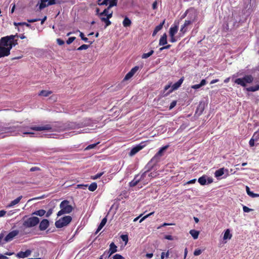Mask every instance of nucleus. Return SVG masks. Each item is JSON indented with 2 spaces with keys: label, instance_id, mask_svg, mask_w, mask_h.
Returning <instances> with one entry per match:
<instances>
[{
  "label": "nucleus",
  "instance_id": "obj_1",
  "mask_svg": "<svg viewBox=\"0 0 259 259\" xmlns=\"http://www.w3.org/2000/svg\"><path fill=\"white\" fill-rule=\"evenodd\" d=\"M18 37L17 33L2 37L0 39V58L8 56L13 47L18 45L15 37Z\"/></svg>",
  "mask_w": 259,
  "mask_h": 259
},
{
  "label": "nucleus",
  "instance_id": "obj_2",
  "mask_svg": "<svg viewBox=\"0 0 259 259\" xmlns=\"http://www.w3.org/2000/svg\"><path fill=\"white\" fill-rule=\"evenodd\" d=\"M51 129V127L49 125H46L44 126H21L18 130V131L23 134V135H29L30 137H33L34 134V133L31 132V130H34L36 131H46Z\"/></svg>",
  "mask_w": 259,
  "mask_h": 259
},
{
  "label": "nucleus",
  "instance_id": "obj_3",
  "mask_svg": "<svg viewBox=\"0 0 259 259\" xmlns=\"http://www.w3.org/2000/svg\"><path fill=\"white\" fill-rule=\"evenodd\" d=\"M168 145H166L161 147L146 165L145 167V169L149 168L150 169L158 162H159L160 161L161 157L164 155V151L168 148Z\"/></svg>",
  "mask_w": 259,
  "mask_h": 259
},
{
  "label": "nucleus",
  "instance_id": "obj_4",
  "mask_svg": "<svg viewBox=\"0 0 259 259\" xmlns=\"http://www.w3.org/2000/svg\"><path fill=\"white\" fill-rule=\"evenodd\" d=\"M61 210L57 213V216L59 217L63 214L69 213L73 210V207L69 204L68 200H63L60 204Z\"/></svg>",
  "mask_w": 259,
  "mask_h": 259
},
{
  "label": "nucleus",
  "instance_id": "obj_5",
  "mask_svg": "<svg viewBox=\"0 0 259 259\" xmlns=\"http://www.w3.org/2000/svg\"><path fill=\"white\" fill-rule=\"evenodd\" d=\"M253 80V77L251 75H245L243 78H238L234 80V82L243 87H246V83H250Z\"/></svg>",
  "mask_w": 259,
  "mask_h": 259
},
{
  "label": "nucleus",
  "instance_id": "obj_6",
  "mask_svg": "<svg viewBox=\"0 0 259 259\" xmlns=\"http://www.w3.org/2000/svg\"><path fill=\"white\" fill-rule=\"evenodd\" d=\"M39 222V219L36 217H32L24 220L23 226L26 228H31L36 226Z\"/></svg>",
  "mask_w": 259,
  "mask_h": 259
},
{
  "label": "nucleus",
  "instance_id": "obj_7",
  "mask_svg": "<svg viewBox=\"0 0 259 259\" xmlns=\"http://www.w3.org/2000/svg\"><path fill=\"white\" fill-rule=\"evenodd\" d=\"M71 217L69 215L65 216L56 221L55 226L57 228H61L68 225L71 222Z\"/></svg>",
  "mask_w": 259,
  "mask_h": 259
},
{
  "label": "nucleus",
  "instance_id": "obj_8",
  "mask_svg": "<svg viewBox=\"0 0 259 259\" xmlns=\"http://www.w3.org/2000/svg\"><path fill=\"white\" fill-rule=\"evenodd\" d=\"M196 17V16H195L193 19L185 20L184 24L181 26L180 30V35L181 36H184L187 32L189 26L192 25V24L195 21Z\"/></svg>",
  "mask_w": 259,
  "mask_h": 259
},
{
  "label": "nucleus",
  "instance_id": "obj_9",
  "mask_svg": "<svg viewBox=\"0 0 259 259\" xmlns=\"http://www.w3.org/2000/svg\"><path fill=\"white\" fill-rule=\"evenodd\" d=\"M145 169L146 170L141 175L140 178L138 179L139 176L137 175L135 177L134 179L129 183L130 187H133L136 186L140 181H142L145 179L147 174L150 170L149 168H147Z\"/></svg>",
  "mask_w": 259,
  "mask_h": 259
},
{
  "label": "nucleus",
  "instance_id": "obj_10",
  "mask_svg": "<svg viewBox=\"0 0 259 259\" xmlns=\"http://www.w3.org/2000/svg\"><path fill=\"white\" fill-rule=\"evenodd\" d=\"M84 122L80 123H76L75 122H70L68 124V128L70 129H76L83 126H88L91 124V121L89 119H85Z\"/></svg>",
  "mask_w": 259,
  "mask_h": 259
},
{
  "label": "nucleus",
  "instance_id": "obj_11",
  "mask_svg": "<svg viewBox=\"0 0 259 259\" xmlns=\"http://www.w3.org/2000/svg\"><path fill=\"white\" fill-rule=\"evenodd\" d=\"M145 146V145L143 144V143H141L140 144L134 147L129 153V156H133L135 155L139 151L142 150Z\"/></svg>",
  "mask_w": 259,
  "mask_h": 259
},
{
  "label": "nucleus",
  "instance_id": "obj_12",
  "mask_svg": "<svg viewBox=\"0 0 259 259\" xmlns=\"http://www.w3.org/2000/svg\"><path fill=\"white\" fill-rule=\"evenodd\" d=\"M19 234L18 230H13L10 232L4 238V241L6 242H10L12 241L15 237L17 236Z\"/></svg>",
  "mask_w": 259,
  "mask_h": 259
},
{
  "label": "nucleus",
  "instance_id": "obj_13",
  "mask_svg": "<svg viewBox=\"0 0 259 259\" xmlns=\"http://www.w3.org/2000/svg\"><path fill=\"white\" fill-rule=\"evenodd\" d=\"M56 3L55 0H41L39 8L40 10H42L47 6L54 5Z\"/></svg>",
  "mask_w": 259,
  "mask_h": 259
},
{
  "label": "nucleus",
  "instance_id": "obj_14",
  "mask_svg": "<svg viewBox=\"0 0 259 259\" xmlns=\"http://www.w3.org/2000/svg\"><path fill=\"white\" fill-rule=\"evenodd\" d=\"M184 80V77H181L177 82L175 83L171 87V89L169 91L166 93V95L169 94L175 90H177L182 84L183 81Z\"/></svg>",
  "mask_w": 259,
  "mask_h": 259
},
{
  "label": "nucleus",
  "instance_id": "obj_15",
  "mask_svg": "<svg viewBox=\"0 0 259 259\" xmlns=\"http://www.w3.org/2000/svg\"><path fill=\"white\" fill-rule=\"evenodd\" d=\"M139 66H135L133 67L130 72H128L124 77V80H128L131 78L136 73V72L139 70Z\"/></svg>",
  "mask_w": 259,
  "mask_h": 259
},
{
  "label": "nucleus",
  "instance_id": "obj_16",
  "mask_svg": "<svg viewBox=\"0 0 259 259\" xmlns=\"http://www.w3.org/2000/svg\"><path fill=\"white\" fill-rule=\"evenodd\" d=\"M49 226V222L47 219H43L40 223L39 229L40 231L46 230Z\"/></svg>",
  "mask_w": 259,
  "mask_h": 259
},
{
  "label": "nucleus",
  "instance_id": "obj_17",
  "mask_svg": "<svg viewBox=\"0 0 259 259\" xmlns=\"http://www.w3.org/2000/svg\"><path fill=\"white\" fill-rule=\"evenodd\" d=\"M113 15V11H111V13L108 15V17H101V20L102 22H104L106 24V27H107L111 25V22L109 19L112 18Z\"/></svg>",
  "mask_w": 259,
  "mask_h": 259
},
{
  "label": "nucleus",
  "instance_id": "obj_18",
  "mask_svg": "<svg viewBox=\"0 0 259 259\" xmlns=\"http://www.w3.org/2000/svg\"><path fill=\"white\" fill-rule=\"evenodd\" d=\"M117 247L116 246L114 243L112 242L111 243H110L109 245V249L108 250V257L117 251Z\"/></svg>",
  "mask_w": 259,
  "mask_h": 259
},
{
  "label": "nucleus",
  "instance_id": "obj_19",
  "mask_svg": "<svg viewBox=\"0 0 259 259\" xmlns=\"http://www.w3.org/2000/svg\"><path fill=\"white\" fill-rule=\"evenodd\" d=\"M31 253V250L29 249L26 250L24 252L21 251L17 253V256L19 258H25L29 256Z\"/></svg>",
  "mask_w": 259,
  "mask_h": 259
},
{
  "label": "nucleus",
  "instance_id": "obj_20",
  "mask_svg": "<svg viewBox=\"0 0 259 259\" xmlns=\"http://www.w3.org/2000/svg\"><path fill=\"white\" fill-rule=\"evenodd\" d=\"M256 134L257 133H255L249 142V144L250 147L254 146V141H257L259 139V135H256Z\"/></svg>",
  "mask_w": 259,
  "mask_h": 259
},
{
  "label": "nucleus",
  "instance_id": "obj_21",
  "mask_svg": "<svg viewBox=\"0 0 259 259\" xmlns=\"http://www.w3.org/2000/svg\"><path fill=\"white\" fill-rule=\"evenodd\" d=\"M226 171L227 172L228 171V170L227 169H225L224 167L221 168L219 169L218 170H217L214 172V176L216 178L220 177L223 175L224 174V171Z\"/></svg>",
  "mask_w": 259,
  "mask_h": 259
},
{
  "label": "nucleus",
  "instance_id": "obj_22",
  "mask_svg": "<svg viewBox=\"0 0 259 259\" xmlns=\"http://www.w3.org/2000/svg\"><path fill=\"white\" fill-rule=\"evenodd\" d=\"M164 22L165 20H163L162 22L160 23L158 25L156 26L153 32L152 36H155L157 33L162 28Z\"/></svg>",
  "mask_w": 259,
  "mask_h": 259
},
{
  "label": "nucleus",
  "instance_id": "obj_23",
  "mask_svg": "<svg viewBox=\"0 0 259 259\" xmlns=\"http://www.w3.org/2000/svg\"><path fill=\"white\" fill-rule=\"evenodd\" d=\"M167 44V35L166 33H164L159 39V45L164 46Z\"/></svg>",
  "mask_w": 259,
  "mask_h": 259
},
{
  "label": "nucleus",
  "instance_id": "obj_24",
  "mask_svg": "<svg viewBox=\"0 0 259 259\" xmlns=\"http://www.w3.org/2000/svg\"><path fill=\"white\" fill-rule=\"evenodd\" d=\"M107 221V220L106 217L102 219V220L101 221V222L100 223V225H99V226L97 229L96 234H97L103 228V227L106 224Z\"/></svg>",
  "mask_w": 259,
  "mask_h": 259
},
{
  "label": "nucleus",
  "instance_id": "obj_25",
  "mask_svg": "<svg viewBox=\"0 0 259 259\" xmlns=\"http://www.w3.org/2000/svg\"><path fill=\"white\" fill-rule=\"evenodd\" d=\"M52 94L51 91L41 90L38 94V96H43L45 97H48Z\"/></svg>",
  "mask_w": 259,
  "mask_h": 259
},
{
  "label": "nucleus",
  "instance_id": "obj_26",
  "mask_svg": "<svg viewBox=\"0 0 259 259\" xmlns=\"http://www.w3.org/2000/svg\"><path fill=\"white\" fill-rule=\"evenodd\" d=\"M178 26L177 25H175L174 27H171L169 29L170 36H172V35H175L176 33L178 32Z\"/></svg>",
  "mask_w": 259,
  "mask_h": 259
},
{
  "label": "nucleus",
  "instance_id": "obj_27",
  "mask_svg": "<svg viewBox=\"0 0 259 259\" xmlns=\"http://www.w3.org/2000/svg\"><path fill=\"white\" fill-rule=\"evenodd\" d=\"M131 24L132 22L131 20L127 17L126 16L122 22V24L123 26L125 27H129L131 25Z\"/></svg>",
  "mask_w": 259,
  "mask_h": 259
},
{
  "label": "nucleus",
  "instance_id": "obj_28",
  "mask_svg": "<svg viewBox=\"0 0 259 259\" xmlns=\"http://www.w3.org/2000/svg\"><path fill=\"white\" fill-rule=\"evenodd\" d=\"M232 237V235L230 233V231L229 229H227L224 234L223 239H230Z\"/></svg>",
  "mask_w": 259,
  "mask_h": 259
},
{
  "label": "nucleus",
  "instance_id": "obj_29",
  "mask_svg": "<svg viewBox=\"0 0 259 259\" xmlns=\"http://www.w3.org/2000/svg\"><path fill=\"white\" fill-rule=\"evenodd\" d=\"M111 10H110V9L108 7H107V8L105 9L104 10V11L100 13L99 15L100 16H106V17H108V15L109 14H110L111 13Z\"/></svg>",
  "mask_w": 259,
  "mask_h": 259
},
{
  "label": "nucleus",
  "instance_id": "obj_30",
  "mask_svg": "<svg viewBox=\"0 0 259 259\" xmlns=\"http://www.w3.org/2000/svg\"><path fill=\"white\" fill-rule=\"evenodd\" d=\"M198 181L201 185L203 186L207 184L206 176L205 175L202 176L198 179Z\"/></svg>",
  "mask_w": 259,
  "mask_h": 259
},
{
  "label": "nucleus",
  "instance_id": "obj_31",
  "mask_svg": "<svg viewBox=\"0 0 259 259\" xmlns=\"http://www.w3.org/2000/svg\"><path fill=\"white\" fill-rule=\"evenodd\" d=\"M189 233L194 239L198 238L199 234V232L198 231L195 230H191Z\"/></svg>",
  "mask_w": 259,
  "mask_h": 259
},
{
  "label": "nucleus",
  "instance_id": "obj_32",
  "mask_svg": "<svg viewBox=\"0 0 259 259\" xmlns=\"http://www.w3.org/2000/svg\"><path fill=\"white\" fill-rule=\"evenodd\" d=\"M246 190L247 194L252 198L259 196V194H255L252 192L250 191L249 188L248 186L246 187Z\"/></svg>",
  "mask_w": 259,
  "mask_h": 259
},
{
  "label": "nucleus",
  "instance_id": "obj_33",
  "mask_svg": "<svg viewBox=\"0 0 259 259\" xmlns=\"http://www.w3.org/2000/svg\"><path fill=\"white\" fill-rule=\"evenodd\" d=\"M46 212V211L44 209H39L33 212L32 214L42 217L45 214Z\"/></svg>",
  "mask_w": 259,
  "mask_h": 259
},
{
  "label": "nucleus",
  "instance_id": "obj_34",
  "mask_svg": "<svg viewBox=\"0 0 259 259\" xmlns=\"http://www.w3.org/2000/svg\"><path fill=\"white\" fill-rule=\"evenodd\" d=\"M22 198V196H20L18 197V198H17L16 199H14V200L12 201L10 203V206H14V205L18 204L20 202V201L21 200Z\"/></svg>",
  "mask_w": 259,
  "mask_h": 259
},
{
  "label": "nucleus",
  "instance_id": "obj_35",
  "mask_svg": "<svg viewBox=\"0 0 259 259\" xmlns=\"http://www.w3.org/2000/svg\"><path fill=\"white\" fill-rule=\"evenodd\" d=\"M246 90L248 92H255L259 90V84H257L254 87H250L246 88Z\"/></svg>",
  "mask_w": 259,
  "mask_h": 259
},
{
  "label": "nucleus",
  "instance_id": "obj_36",
  "mask_svg": "<svg viewBox=\"0 0 259 259\" xmlns=\"http://www.w3.org/2000/svg\"><path fill=\"white\" fill-rule=\"evenodd\" d=\"M97 188V184L95 182H93L89 186V190L90 191L93 192L95 191Z\"/></svg>",
  "mask_w": 259,
  "mask_h": 259
},
{
  "label": "nucleus",
  "instance_id": "obj_37",
  "mask_svg": "<svg viewBox=\"0 0 259 259\" xmlns=\"http://www.w3.org/2000/svg\"><path fill=\"white\" fill-rule=\"evenodd\" d=\"M117 1L118 0H110L108 7L111 9L114 6H116L117 5Z\"/></svg>",
  "mask_w": 259,
  "mask_h": 259
},
{
  "label": "nucleus",
  "instance_id": "obj_38",
  "mask_svg": "<svg viewBox=\"0 0 259 259\" xmlns=\"http://www.w3.org/2000/svg\"><path fill=\"white\" fill-rule=\"evenodd\" d=\"M154 53V51L153 50H151V51H150L149 52L147 53H144L143 55H142V58L143 59H146L148 57H149L150 56H151Z\"/></svg>",
  "mask_w": 259,
  "mask_h": 259
},
{
  "label": "nucleus",
  "instance_id": "obj_39",
  "mask_svg": "<svg viewBox=\"0 0 259 259\" xmlns=\"http://www.w3.org/2000/svg\"><path fill=\"white\" fill-rule=\"evenodd\" d=\"M103 174H104V172L98 173L96 175L92 176L91 178L93 180H96L97 179L100 178Z\"/></svg>",
  "mask_w": 259,
  "mask_h": 259
},
{
  "label": "nucleus",
  "instance_id": "obj_40",
  "mask_svg": "<svg viewBox=\"0 0 259 259\" xmlns=\"http://www.w3.org/2000/svg\"><path fill=\"white\" fill-rule=\"evenodd\" d=\"M9 127H0V135L3 133H8L9 131Z\"/></svg>",
  "mask_w": 259,
  "mask_h": 259
},
{
  "label": "nucleus",
  "instance_id": "obj_41",
  "mask_svg": "<svg viewBox=\"0 0 259 259\" xmlns=\"http://www.w3.org/2000/svg\"><path fill=\"white\" fill-rule=\"evenodd\" d=\"M99 143L98 142L97 143H95V144H90L89 145H88L86 148H85V150H90V149H93Z\"/></svg>",
  "mask_w": 259,
  "mask_h": 259
},
{
  "label": "nucleus",
  "instance_id": "obj_42",
  "mask_svg": "<svg viewBox=\"0 0 259 259\" xmlns=\"http://www.w3.org/2000/svg\"><path fill=\"white\" fill-rule=\"evenodd\" d=\"M154 213V211L151 212L149 213V214L144 216L140 220V223L142 222L144 220H145L146 219L148 218L149 217L151 216V215L153 214Z\"/></svg>",
  "mask_w": 259,
  "mask_h": 259
},
{
  "label": "nucleus",
  "instance_id": "obj_43",
  "mask_svg": "<svg viewBox=\"0 0 259 259\" xmlns=\"http://www.w3.org/2000/svg\"><path fill=\"white\" fill-rule=\"evenodd\" d=\"M121 238L125 242V244H126L128 242V236L127 235H122L120 236Z\"/></svg>",
  "mask_w": 259,
  "mask_h": 259
},
{
  "label": "nucleus",
  "instance_id": "obj_44",
  "mask_svg": "<svg viewBox=\"0 0 259 259\" xmlns=\"http://www.w3.org/2000/svg\"><path fill=\"white\" fill-rule=\"evenodd\" d=\"M89 45L84 44V45H82L81 46H80L79 48H78L77 50L78 51H81L82 50H87V49L89 48Z\"/></svg>",
  "mask_w": 259,
  "mask_h": 259
},
{
  "label": "nucleus",
  "instance_id": "obj_45",
  "mask_svg": "<svg viewBox=\"0 0 259 259\" xmlns=\"http://www.w3.org/2000/svg\"><path fill=\"white\" fill-rule=\"evenodd\" d=\"M79 36L82 40L85 42H88V38L84 36V34L82 32H80Z\"/></svg>",
  "mask_w": 259,
  "mask_h": 259
},
{
  "label": "nucleus",
  "instance_id": "obj_46",
  "mask_svg": "<svg viewBox=\"0 0 259 259\" xmlns=\"http://www.w3.org/2000/svg\"><path fill=\"white\" fill-rule=\"evenodd\" d=\"M76 37L74 36L69 37L66 41V43L68 45L71 44L75 39Z\"/></svg>",
  "mask_w": 259,
  "mask_h": 259
},
{
  "label": "nucleus",
  "instance_id": "obj_47",
  "mask_svg": "<svg viewBox=\"0 0 259 259\" xmlns=\"http://www.w3.org/2000/svg\"><path fill=\"white\" fill-rule=\"evenodd\" d=\"M113 259H123L124 257L119 254H116L112 256Z\"/></svg>",
  "mask_w": 259,
  "mask_h": 259
},
{
  "label": "nucleus",
  "instance_id": "obj_48",
  "mask_svg": "<svg viewBox=\"0 0 259 259\" xmlns=\"http://www.w3.org/2000/svg\"><path fill=\"white\" fill-rule=\"evenodd\" d=\"M202 250L200 249H196L194 252V255L195 256L199 255L202 253Z\"/></svg>",
  "mask_w": 259,
  "mask_h": 259
},
{
  "label": "nucleus",
  "instance_id": "obj_49",
  "mask_svg": "<svg viewBox=\"0 0 259 259\" xmlns=\"http://www.w3.org/2000/svg\"><path fill=\"white\" fill-rule=\"evenodd\" d=\"M169 255V251H167L166 253H165L164 252H162L161 254V258L163 259L164 258V256H166V257H168Z\"/></svg>",
  "mask_w": 259,
  "mask_h": 259
},
{
  "label": "nucleus",
  "instance_id": "obj_50",
  "mask_svg": "<svg viewBox=\"0 0 259 259\" xmlns=\"http://www.w3.org/2000/svg\"><path fill=\"white\" fill-rule=\"evenodd\" d=\"M177 104V101H173L170 104V106L169 107V110H171L174 107H175V106Z\"/></svg>",
  "mask_w": 259,
  "mask_h": 259
},
{
  "label": "nucleus",
  "instance_id": "obj_51",
  "mask_svg": "<svg viewBox=\"0 0 259 259\" xmlns=\"http://www.w3.org/2000/svg\"><path fill=\"white\" fill-rule=\"evenodd\" d=\"M243 210L244 212H250V211L252 210V209L249 208H248V207H247L246 206H243Z\"/></svg>",
  "mask_w": 259,
  "mask_h": 259
},
{
  "label": "nucleus",
  "instance_id": "obj_52",
  "mask_svg": "<svg viewBox=\"0 0 259 259\" xmlns=\"http://www.w3.org/2000/svg\"><path fill=\"white\" fill-rule=\"evenodd\" d=\"M40 168L39 167L37 166L32 167L30 169V171L31 172L35 171H40Z\"/></svg>",
  "mask_w": 259,
  "mask_h": 259
},
{
  "label": "nucleus",
  "instance_id": "obj_53",
  "mask_svg": "<svg viewBox=\"0 0 259 259\" xmlns=\"http://www.w3.org/2000/svg\"><path fill=\"white\" fill-rule=\"evenodd\" d=\"M174 225H175V224H171V223L169 224V223H164L162 225H161L160 226L158 227L157 228V229H159L162 227H164V226H166Z\"/></svg>",
  "mask_w": 259,
  "mask_h": 259
},
{
  "label": "nucleus",
  "instance_id": "obj_54",
  "mask_svg": "<svg viewBox=\"0 0 259 259\" xmlns=\"http://www.w3.org/2000/svg\"><path fill=\"white\" fill-rule=\"evenodd\" d=\"M196 179H194L193 180H191L190 181H189L188 182H187L184 185H187V184H194L195 182H196Z\"/></svg>",
  "mask_w": 259,
  "mask_h": 259
},
{
  "label": "nucleus",
  "instance_id": "obj_55",
  "mask_svg": "<svg viewBox=\"0 0 259 259\" xmlns=\"http://www.w3.org/2000/svg\"><path fill=\"white\" fill-rule=\"evenodd\" d=\"M39 20H40V19L36 18V19H28L27 21L29 23H33V22L38 21Z\"/></svg>",
  "mask_w": 259,
  "mask_h": 259
},
{
  "label": "nucleus",
  "instance_id": "obj_56",
  "mask_svg": "<svg viewBox=\"0 0 259 259\" xmlns=\"http://www.w3.org/2000/svg\"><path fill=\"white\" fill-rule=\"evenodd\" d=\"M57 44L60 45V46H61V45H63L64 44V40H63L62 39H60V38H58L57 39Z\"/></svg>",
  "mask_w": 259,
  "mask_h": 259
},
{
  "label": "nucleus",
  "instance_id": "obj_57",
  "mask_svg": "<svg viewBox=\"0 0 259 259\" xmlns=\"http://www.w3.org/2000/svg\"><path fill=\"white\" fill-rule=\"evenodd\" d=\"M52 213H53V209L51 208V209H49L48 211L47 212L46 217L47 218H48L50 215H51L52 214Z\"/></svg>",
  "mask_w": 259,
  "mask_h": 259
},
{
  "label": "nucleus",
  "instance_id": "obj_58",
  "mask_svg": "<svg viewBox=\"0 0 259 259\" xmlns=\"http://www.w3.org/2000/svg\"><path fill=\"white\" fill-rule=\"evenodd\" d=\"M157 174L156 172H152L148 174V177L150 178H154L156 177Z\"/></svg>",
  "mask_w": 259,
  "mask_h": 259
},
{
  "label": "nucleus",
  "instance_id": "obj_59",
  "mask_svg": "<svg viewBox=\"0 0 259 259\" xmlns=\"http://www.w3.org/2000/svg\"><path fill=\"white\" fill-rule=\"evenodd\" d=\"M207 184H211L213 182V179L211 178L208 177L206 179Z\"/></svg>",
  "mask_w": 259,
  "mask_h": 259
},
{
  "label": "nucleus",
  "instance_id": "obj_60",
  "mask_svg": "<svg viewBox=\"0 0 259 259\" xmlns=\"http://www.w3.org/2000/svg\"><path fill=\"white\" fill-rule=\"evenodd\" d=\"M201 87V85H200V84H195V85H193L191 88L193 89H198L199 88H200Z\"/></svg>",
  "mask_w": 259,
  "mask_h": 259
},
{
  "label": "nucleus",
  "instance_id": "obj_61",
  "mask_svg": "<svg viewBox=\"0 0 259 259\" xmlns=\"http://www.w3.org/2000/svg\"><path fill=\"white\" fill-rule=\"evenodd\" d=\"M171 83H169V84H167L164 87V92H165V91H166L167 90H168L169 89H171Z\"/></svg>",
  "mask_w": 259,
  "mask_h": 259
},
{
  "label": "nucleus",
  "instance_id": "obj_62",
  "mask_svg": "<svg viewBox=\"0 0 259 259\" xmlns=\"http://www.w3.org/2000/svg\"><path fill=\"white\" fill-rule=\"evenodd\" d=\"M164 238L169 240H173V237L171 235H165Z\"/></svg>",
  "mask_w": 259,
  "mask_h": 259
},
{
  "label": "nucleus",
  "instance_id": "obj_63",
  "mask_svg": "<svg viewBox=\"0 0 259 259\" xmlns=\"http://www.w3.org/2000/svg\"><path fill=\"white\" fill-rule=\"evenodd\" d=\"M206 81L205 79H203L201 81V82L199 84L201 85V87H202V86L204 85L205 84H206Z\"/></svg>",
  "mask_w": 259,
  "mask_h": 259
},
{
  "label": "nucleus",
  "instance_id": "obj_64",
  "mask_svg": "<svg viewBox=\"0 0 259 259\" xmlns=\"http://www.w3.org/2000/svg\"><path fill=\"white\" fill-rule=\"evenodd\" d=\"M6 213V211L4 210H0V217H4Z\"/></svg>",
  "mask_w": 259,
  "mask_h": 259
}]
</instances>
